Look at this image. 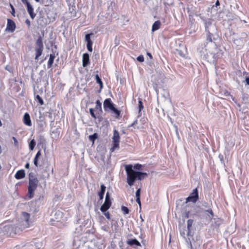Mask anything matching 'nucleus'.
<instances>
[{"mask_svg":"<svg viewBox=\"0 0 249 249\" xmlns=\"http://www.w3.org/2000/svg\"><path fill=\"white\" fill-rule=\"evenodd\" d=\"M142 165L137 163L134 166L132 164H128L125 166V170L126 173V182L130 186L134 185L136 180H141L145 177L147 176V174L144 172L135 171L142 170Z\"/></svg>","mask_w":249,"mask_h":249,"instance_id":"1","label":"nucleus"},{"mask_svg":"<svg viewBox=\"0 0 249 249\" xmlns=\"http://www.w3.org/2000/svg\"><path fill=\"white\" fill-rule=\"evenodd\" d=\"M29 176V185L28 186V193L27 197L29 199H31L34 196L35 191L36 190L39 180L36 176L32 172L28 175Z\"/></svg>","mask_w":249,"mask_h":249,"instance_id":"2","label":"nucleus"},{"mask_svg":"<svg viewBox=\"0 0 249 249\" xmlns=\"http://www.w3.org/2000/svg\"><path fill=\"white\" fill-rule=\"evenodd\" d=\"M22 215L25 221H22L19 223L18 226L15 228L13 227L12 231V233L14 234H17L20 233L23 230L29 226V221L30 217V214L26 212H22Z\"/></svg>","mask_w":249,"mask_h":249,"instance_id":"3","label":"nucleus"},{"mask_svg":"<svg viewBox=\"0 0 249 249\" xmlns=\"http://www.w3.org/2000/svg\"><path fill=\"white\" fill-rule=\"evenodd\" d=\"M43 49L44 45L42 41V38L41 36H39L36 41V60L38 59V57L41 55Z\"/></svg>","mask_w":249,"mask_h":249,"instance_id":"4","label":"nucleus"},{"mask_svg":"<svg viewBox=\"0 0 249 249\" xmlns=\"http://www.w3.org/2000/svg\"><path fill=\"white\" fill-rule=\"evenodd\" d=\"M120 139V137L119 132L117 130L114 129L112 137V146L111 148L112 151L119 148Z\"/></svg>","mask_w":249,"mask_h":249,"instance_id":"5","label":"nucleus"},{"mask_svg":"<svg viewBox=\"0 0 249 249\" xmlns=\"http://www.w3.org/2000/svg\"><path fill=\"white\" fill-rule=\"evenodd\" d=\"M111 201L108 192H107L106 195L105 200L103 204L101 206L100 210L103 213L107 212V211L111 207Z\"/></svg>","mask_w":249,"mask_h":249,"instance_id":"6","label":"nucleus"},{"mask_svg":"<svg viewBox=\"0 0 249 249\" xmlns=\"http://www.w3.org/2000/svg\"><path fill=\"white\" fill-rule=\"evenodd\" d=\"M198 192L197 188L194 189L190 196L186 198V203L192 202L195 203L198 200Z\"/></svg>","mask_w":249,"mask_h":249,"instance_id":"7","label":"nucleus"},{"mask_svg":"<svg viewBox=\"0 0 249 249\" xmlns=\"http://www.w3.org/2000/svg\"><path fill=\"white\" fill-rule=\"evenodd\" d=\"M103 106L104 110L106 111H108L111 110L113 108V107H114V105L112 102L110 98H107L105 100Z\"/></svg>","mask_w":249,"mask_h":249,"instance_id":"8","label":"nucleus"},{"mask_svg":"<svg viewBox=\"0 0 249 249\" xmlns=\"http://www.w3.org/2000/svg\"><path fill=\"white\" fill-rule=\"evenodd\" d=\"M16 25L15 22L9 18L7 19L6 31L13 33L16 29Z\"/></svg>","mask_w":249,"mask_h":249,"instance_id":"9","label":"nucleus"},{"mask_svg":"<svg viewBox=\"0 0 249 249\" xmlns=\"http://www.w3.org/2000/svg\"><path fill=\"white\" fill-rule=\"evenodd\" d=\"M23 122L26 125L28 126H31L32 125L31 118L28 113L26 112L24 114L23 118Z\"/></svg>","mask_w":249,"mask_h":249,"instance_id":"10","label":"nucleus"},{"mask_svg":"<svg viewBox=\"0 0 249 249\" xmlns=\"http://www.w3.org/2000/svg\"><path fill=\"white\" fill-rule=\"evenodd\" d=\"M90 63L89 56L88 53H85L82 56V65L83 67H86Z\"/></svg>","mask_w":249,"mask_h":249,"instance_id":"11","label":"nucleus"},{"mask_svg":"<svg viewBox=\"0 0 249 249\" xmlns=\"http://www.w3.org/2000/svg\"><path fill=\"white\" fill-rule=\"evenodd\" d=\"M25 177V172L23 169L18 171L15 175V178L17 179H20Z\"/></svg>","mask_w":249,"mask_h":249,"instance_id":"12","label":"nucleus"},{"mask_svg":"<svg viewBox=\"0 0 249 249\" xmlns=\"http://www.w3.org/2000/svg\"><path fill=\"white\" fill-rule=\"evenodd\" d=\"M27 9L30 17L31 18L34 19L35 18L36 14L34 12V8L30 3H28Z\"/></svg>","mask_w":249,"mask_h":249,"instance_id":"13","label":"nucleus"},{"mask_svg":"<svg viewBox=\"0 0 249 249\" xmlns=\"http://www.w3.org/2000/svg\"><path fill=\"white\" fill-rule=\"evenodd\" d=\"M106 187L104 184L101 185V190L99 192H98V196H99L100 200H103L106 191Z\"/></svg>","mask_w":249,"mask_h":249,"instance_id":"14","label":"nucleus"},{"mask_svg":"<svg viewBox=\"0 0 249 249\" xmlns=\"http://www.w3.org/2000/svg\"><path fill=\"white\" fill-rule=\"evenodd\" d=\"M95 103L96 106L94 109L97 112V113L99 114L102 112V104L99 100L96 101Z\"/></svg>","mask_w":249,"mask_h":249,"instance_id":"15","label":"nucleus"},{"mask_svg":"<svg viewBox=\"0 0 249 249\" xmlns=\"http://www.w3.org/2000/svg\"><path fill=\"white\" fill-rule=\"evenodd\" d=\"M160 22L159 20L156 21L153 24L152 27V31L154 32L159 30L160 27Z\"/></svg>","mask_w":249,"mask_h":249,"instance_id":"16","label":"nucleus"},{"mask_svg":"<svg viewBox=\"0 0 249 249\" xmlns=\"http://www.w3.org/2000/svg\"><path fill=\"white\" fill-rule=\"evenodd\" d=\"M55 58V55L54 53L50 54V58L48 62L47 66L48 68H50L53 64V63L54 59Z\"/></svg>","mask_w":249,"mask_h":249,"instance_id":"17","label":"nucleus"},{"mask_svg":"<svg viewBox=\"0 0 249 249\" xmlns=\"http://www.w3.org/2000/svg\"><path fill=\"white\" fill-rule=\"evenodd\" d=\"M112 112L114 114V116L116 119H119L121 117V111L117 109L116 108L113 107V108L111 110Z\"/></svg>","mask_w":249,"mask_h":249,"instance_id":"18","label":"nucleus"},{"mask_svg":"<svg viewBox=\"0 0 249 249\" xmlns=\"http://www.w3.org/2000/svg\"><path fill=\"white\" fill-rule=\"evenodd\" d=\"M41 150H39V151H38V152L36 154L35 157L34 158V163L36 167H38V160L39 157L41 156Z\"/></svg>","mask_w":249,"mask_h":249,"instance_id":"19","label":"nucleus"},{"mask_svg":"<svg viewBox=\"0 0 249 249\" xmlns=\"http://www.w3.org/2000/svg\"><path fill=\"white\" fill-rule=\"evenodd\" d=\"M128 244L129 245H136L137 246H140V243L136 239H132L127 241Z\"/></svg>","mask_w":249,"mask_h":249,"instance_id":"20","label":"nucleus"},{"mask_svg":"<svg viewBox=\"0 0 249 249\" xmlns=\"http://www.w3.org/2000/svg\"><path fill=\"white\" fill-rule=\"evenodd\" d=\"M46 125V122L44 120H39L37 121V127L40 129H43Z\"/></svg>","mask_w":249,"mask_h":249,"instance_id":"21","label":"nucleus"},{"mask_svg":"<svg viewBox=\"0 0 249 249\" xmlns=\"http://www.w3.org/2000/svg\"><path fill=\"white\" fill-rule=\"evenodd\" d=\"M95 79H96V82L97 83H98L100 85V89H102L103 88V83L101 79L100 78V77L99 76V75L98 74H96L95 75Z\"/></svg>","mask_w":249,"mask_h":249,"instance_id":"22","label":"nucleus"},{"mask_svg":"<svg viewBox=\"0 0 249 249\" xmlns=\"http://www.w3.org/2000/svg\"><path fill=\"white\" fill-rule=\"evenodd\" d=\"M138 105H139V106H138V107H139V114H140V115H141V111L143 108V104H142V99H141V98H139Z\"/></svg>","mask_w":249,"mask_h":249,"instance_id":"23","label":"nucleus"},{"mask_svg":"<svg viewBox=\"0 0 249 249\" xmlns=\"http://www.w3.org/2000/svg\"><path fill=\"white\" fill-rule=\"evenodd\" d=\"M93 35V34L92 33L86 35L85 39L87 43H90V42H92V41H91V40L90 39V36H92Z\"/></svg>","mask_w":249,"mask_h":249,"instance_id":"24","label":"nucleus"},{"mask_svg":"<svg viewBox=\"0 0 249 249\" xmlns=\"http://www.w3.org/2000/svg\"><path fill=\"white\" fill-rule=\"evenodd\" d=\"M98 138V135L97 133H94L93 135H90L89 136V139L90 141L92 142H94L96 139Z\"/></svg>","mask_w":249,"mask_h":249,"instance_id":"25","label":"nucleus"},{"mask_svg":"<svg viewBox=\"0 0 249 249\" xmlns=\"http://www.w3.org/2000/svg\"><path fill=\"white\" fill-rule=\"evenodd\" d=\"M35 99L38 102L40 105H43L44 104V101H43V99L39 95H37L36 96Z\"/></svg>","mask_w":249,"mask_h":249,"instance_id":"26","label":"nucleus"},{"mask_svg":"<svg viewBox=\"0 0 249 249\" xmlns=\"http://www.w3.org/2000/svg\"><path fill=\"white\" fill-rule=\"evenodd\" d=\"M193 223V220L189 219L187 221V229L189 231H191V227Z\"/></svg>","mask_w":249,"mask_h":249,"instance_id":"27","label":"nucleus"},{"mask_svg":"<svg viewBox=\"0 0 249 249\" xmlns=\"http://www.w3.org/2000/svg\"><path fill=\"white\" fill-rule=\"evenodd\" d=\"M121 210L124 214H128L129 213V209L125 206H122L121 207Z\"/></svg>","mask_w":249,"mask_h":249,"instance_id":"28","label":"nucleus"},{"mask_svg":"<svg viewBox=\"0 0 249 249\" xmlns=\"http://www.w3.org/2000/svg\"><path fill=\"white\" fill-rule=\"evenodd\" d=\"M92 44L93 42L87 43V49L90 52H91L92 51Z\"/></svg>","mask_w":249,"mask_h":249,"instance_id":"29","label":"nucleus"},{"mask_svg":"<svg viewBox=\"0 0 249 249\" xmlns=\"http://www.w3.org/2000/svg\"><path fill=\"white\" fill-rule=\"evenodd\" d=\"M36 145V142H35L34 140H32L30 143H29V147L31 150H33L35 146Z\"/></svg>","mask_w":249,"mask_h":249,"instance_id":"30","label":"nucleus"},{"mask_svg":"<svg viewBox=\"0 0 249 249\" xmlns=\"http://www.w3.org/2000/svg\"><path fill=\"white\" fill-rule=\"evenodd\" d=\"M94 109L93 108H90L89 109V112L91 115V116L94 119H96L97 118V117L94 113Z\"/></svg>","mask_w":249,"mask_h":249,"instance_id":"31","label":"nucleus"},{"mask_svg":"<svg viewBox=\"0 0 249 249\" xmlns=\"http://www.w3.org/2000/svg\"><path fill=\"white\" fill-rule=\"evenodd\" d=\"M137 59L138 61H139L140 62H142L144 61V57H143V55H142L139 56L137 58Z\"/></svg>","mask_w":249,"mask_h":249,"instance_id":"32","label":"nucleus"},{"mask_svg":"<svg viewBox=\"0 0 249 249\" xmlns=\"http://www.w3.org/2000/svg\"><path fill=\"white\" fill-rule=\"evenodd\" d=\"M141 189L139 188L136 192V197H140Z\"/></svg>","mask_w":249,"mask_h":249,"instance_id":"33","label":"nucleus"},{"mask_svg":"<svg viewBox=\"0 0 249 249\" xmlns=\"http://www.w3.org/2000/svg\"><path fill=\"white\" fill-rule=\"evenodd\" d=\"M104 215H105V216L106 217V218L107 219H110V214L108 212H107V213H106V212H104Z\"/></svg>","mask_w":249,"mask_h":249,"instance_id":"34","label":"nucleus"},{"mask_svg":"<svg viewBox=\"0 0 249 249\" xmlns=\"http://www.w3.org/2000/svg\"><path fill=\"white\" fill-rule=\"evenodd\" d=\"M138 123V121L137 120H135V121L133 122V123H132L131 124H130L128 127H132L133 126V125H135L136 124H137Z\"/></svg>","mask_w":249,"mask_h":249,"instance_id":"35","label":"nucleus"},{"mask_svg":"<svg viewBox=\"0 0 249 249\" xmlns=\"http://www.w3.org/2000/svg\"><path fill=\"white\" fill-rule=\"evenodd\" d=\"M10 6H11V9H12V12H11V14L14 16H15V8L14 7V6L12 5V4H10Z\"/></svg>","mask_w":249,"mask_h":249,"instance_id":"36","label":"nucleus"},{"mask_svg":"<svg viewBox=\"0 0 249 249\" xmlns=\"http://www.w3.org/2000/svg\"><path fill=\"white\" fill-rule=\"evenodd\" d=\"M25 23L27 25V26H28V27H30V25H31V22H30V21L28 19H27L25 20Z\"/></svg>","mask_w":249,"mask_h":249,"instance_id":"37","label":"nucleus"},{"mask_svg":"<svg viewBox=\"0 0 249 249\" xmlns=\"http://www.w3.org/2000/svg\"><path fill=\"white\" fill-rule=\"evenodd\" d=\"M136 201L139 204L140 206H141V200H140V197H136Z\"/></svg>","mask_w":249,"mask_h":249,"instance_id":"38","label":"nucleus"},{"mask_svg":"<svg viewBox=\"0 0 249 249\" xmlns=\"http://www.w3.org/2000/svg\"><path fill=\"white\" fill-rule=\"evenodd\" d=\"M189 213H190V212L189 211H187L185 213V215H184V218H188L189 216Z\"/></svg>","mask_w":249,"mask_h":249,"instance_id":"39","label":"nucleus"},{"mask_svg":"<svg viewBox=\"0 0 249 249\" xmlns=\"http://www.w3.org/2000/svg\"><path fill=\"white\" fill-rule=\"evenodd\" d=\"M21 1L24 3V4H25L26 5V6L28 5V3H30L27 0H21Z\"/></svg>","mask_w":249,"mask_h":249,"instance_id":"40","label":"nucleus"},{"mask_svg":"<svg viewBox=\"0 0 249 249\" xmlns=\"http://www.w3.org/2000/svg\"><path fill=\"white\" fill-rule=\"evenodd\" d=\"M25 167L26 169H29L30 167V164L29 162L26 163V164L25 165Z\"/></svg>","mask_w":249,"mask_h":249,"instance_id":"41","label":"nucleus"},{"mask_svg":"<svg viewBox=\"0 0 249 249\" xmlns=\"http://www.w3.org/2000/svg\"><path fill=\"white\" fill-rule=\"evenodd\" d=\"M147 55L150 57L151 59H153V56L150 53H147Z\"/></svg>","mask_w":249,"mask_h":249,"instance_id":"42","label":"nucleus"},{"mask_svg":"<svg viewBox=\"0 0 249 249\" xmlns=\"http://www.w3.org/2000/svg\"><path fill=\"white\" fill-rule=\"evenodd\" d=\"M246 82L247 84L249 85V77H247L246 78Z\"/></svg>","mask_w":249,"mask_h":249,"instance_id":"43","label":"nucleus"},{"mask_svg":"<svg viewBox=\"0 0 249 249\" xmlns=\"http://www.w3.org/2000/svg\"><path fill=\"white\" fill-rule=\"evenodd\" d=\"M13 139L15 143H18V141L15 137H13Z\"/></svg>","mask_w":249,"mask_h":249,"instance_id":"44","label":"nucleus"},{"mask_svg":"<svg viewBox=\"0 0 249 249\" xmlns=\"http://www.w3.org/2000/svg\"><path fill=\"white\" fill-rule=\"evenodd\" d=\"M216 5H219L220 3H219V1L217 0L216 2V3H215Z\"/></svg>","mask_w":249,"mask_h":249,"instance_id":"45","label":"nucleus"},{"mask_svg":"<svg viewBox=\"0 0 249 249\" xmlns=\"http://www.w3.org/2000/svg\"><path fill=\"white\" fill-rule=\"evenodd\" d=\"M209 36H210V41L211 42V41H212V39H211V38L210 37V35H209Z\"/></svg>","mask_w":249,"mask_h":249,"instance_id":"46","label":"nucleus"},{"mask_svg":"<svg viewBox=\"0 0 249 249\" xmlns=\"http://www.w3.org/2000/svg\"><path fill=\"white\" fill-rule=\"evenodd\" d=\"M36 2H39V0H35Z\"/></svg>","mask_w":249,"mask_h":249,"instance_id":"47","label":"nucleus"},{"mask_svg":"<svg viewBox=\"0 0 249 249\" xmlns=\"http://www.w3.org/2000/svg\"><path fill=\"white\" fill-rule=\"evenodd\" d=\"M211 214H213V212H212V210H211Z\"/></svg>","mask_w":249,"mask_h":249,"instance_id":"48","label":"nucleus"},{"mask_svg":"<svg viewBox=\"0 0 249 249\" xmlns=\"http://www.w3.org/2000/svg\"><path fill=\"white\" fill-rule=\"evenodd\" d=\"M1 169V165H0V169Z\"/></svg>","mask_w":249,"mask_h":249,"instance_id":"49","label":"nucleus"}]
</instances>
